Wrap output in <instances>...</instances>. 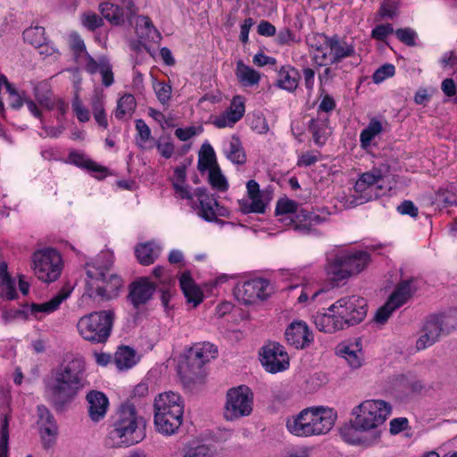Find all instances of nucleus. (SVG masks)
<instances>
[{
  "label": "nucleus",
  "instance_id": "nucleus-55",
  "mask_svg": "<svg viewBox=\"0 0 457 457\" xmlns=\"http://www.w3.org/2000/svg\"><path fill=\"white\" fill-rule=\"evenodd\" d=\"M397 5L393 0H385L378 10L381 18L393 19L396 14Z\"/></svg>",
  "mask_w": 457,
  "mask_h": 457
},
{
  "label": "nucleus",
  "instance_id": "nucleus-18",
  "mask_svg": "<svg viewBox=\"0 0 457 457\" xmlns=\"http://www.w3.org/2000/svg\"><path fill=\"white\" fill-rule=\"evenodd\" d=\"M289 224L294 227L295 231L303 235L311 234L314 231V227L328 220L326 216H321L315 212L300 209L294 215L289 217Z\"/></svg>",
  "mask_w": 457,
  "mask_h": 457
},
{
  "label": "nucleus",
  "instance_id": "nucleus-19",
  "mask_svg": "<svg viewBox=\"0 0 457 457\" xmlns=\"http://www.w3.org/2000/svg\"><path fill=\"white\" fill-rule=\"evenodd\" d=\"M155 289L154 283L151 282L147 277H142L130 284L129 298L133 306L137 308L151 299Z\"/></svg>",
  "mask_w": 457,
  "mask_h": 457
},
{
  "label": "nucleus",
  "instance_id": "nucleus-48",
  "mask_svg": "<svg viewBox=\"0 0 457 457\" xmlns=\"http://www.w3.org/2000/svg\"><path fill=\"white\" fill-rule=\"evenodd\" d=\"M395 72V68L393 64L385 63L375 71L372 75V80L376 84L381 83L385 79L393 77Z\"/></svg>",
  "mask_w": 457,
  "mask_h": 457
},
{
  "label": "nucleus",
  "instance_id": "nucleus-6",
  "mask_svg": "<svg viewBox=\"0 0 457 457\" xmlns=\"http://www.w3.org/2000/svg\"><path fill=\"white\" fill-rule=\"evenodd\" d=\"M369 262L370 254L365 251H342L328 262L327 271L332 281L340 283L360 273Z\"/></svg>",
  "mask_w": 457,
  "mask_h": 457
},
{
  "label": "nucleus",
  "instance_id": "nucleus-30",
  "mask_svg": "<svg viewBox=\"0 0 457 457\" xmlns=\"http://www.w3.org/2000/svg\"><path fill=\"white\" fill-rule=\"evenodd\" d=\"M278 80L276 85L288 92H294L299 83L300 73L299 71L291 65L282 66L278 74Z\"/></svg>",
  "mask_w": 457,
  "mask_h": 457
},
{
  "label": "nucleus",
  "instance_id": "nucleus-26",
  "mask_svg": "<svg viewBox=\"0 0 457 457\" xmlns=\"http://www.w3.org/2000/svg\"><path fill=\"white\" fill-rule=\"evenodd\" d=\"M179 286L187 303H193L194 307L197 306L203 302V292L195 283L191 274L188 271L182 273L179 278Z\"/></svg>",
  "mask_w": 457,
  "mask_h": 457
},
{
  "label": "nucleus",
  "instance_id": "nucleus-15",
  "mask_svg": "<svg viewBox=\"0 0 457 457\" xmlns=\"http://www.w3.org/2000/svg\"><path fill=\"white\" fill-rule=\"evenodd\" d=\"M384 171L378 168L361 173L354 184V190L360 195L354 198L352 203L357 205L367 203L373 198H378V194H372V187L377 186V189H381L382 185L379 183L384 179Z\"/></svg>",
  "mask_w": 457,
  "mask_h": 457
},
{
  "label": "nucleus",
  "instance_id": "nucleus-3",
  "mask_svg": "<svg viewBox=\"0 0 457 457\" xmlns=\"http://www.w3.org/2000/svg\"><path fill=\"white\" fill-rule=\"evenodd\" d=\"M156 430L164 435L175 434L182 424L184 404L181 396L172 391L159 394L154 403Z\"/></svg>",
  "mask_w": 457,
  "mask_h": 457
},
{
  "label": "nucleus",
  "instance_id": "nucleus-41",
  "mask_svg": "<svg viewBox=\"0 0 457 457\" xmlns=\"http://www.w3.org/2000/svg\"><path fill=\"white\" fill-rule=\"evenodd\" d=\"M136 100L132 95H124L118 101V104L116 106V118L126 119L131 117L136 109Z\"/></svg>",
  "mask_w": 457,
  "mask_h": 457
},
{
  "label": "nucleus",
  "instance_id": "nucleus-33",
  "mask_svg": "<svg viewBox=\"0 0 457 457\" xmlns=\"http://www.w3.org/2000/svg\"><path fill=\"white\" fill-rule=\"evenodd\" d=\"M339 354L348 362L351 368L358 369L361 366L363 353L361 352V342L356 341L353 344L342 345L338 349Z\"/></svg>",
  "mask_w": 457,
  "mask_h": 457
},
{
  "label": "nucleus",
  "instance_id": "nucleus-57",
  "mask_svg": "<svg viewBox=\"0 0 457 457\" xmlns=\"http://www.w3.org/2000/svg\"><path fill=\"white\" fill-rule=\"evenodd\" d=\"M396 309L397 307H395L393 303H389L388 300L384 306L380 307L377 311L375 315V320L380 324L385 323L388 320L392 312Z\"/></svg>",
  "mask_w": 457,
  "mask_h": 457
},
{
  "label": "nucleus",
  "instance_id": "nucleus-7",
  "mask_svg": "<svg viewBox=\"0 0 457 457\" xmlns=\"http://www.w3.org/2000/svg\"><path fill=\"white\" fill-rule=\"evenodd\" d=\"M391 412V405L382 400H367L355 407L352 426L354 429L367 431L382 425Z\"/></svg>",
  "mask_w": 457,
  "mask_h": 457
},
{
  "label": "nucleus",
  "instance_id": "nucleus-8",
  "mask_svg": "<svg viewBox=\"0 0 457 457\" xmlns=\"http://www.w3.org/2000/svg\"><path fill=\"white\" fill-rule=\"evenodd\" d=\"M86 274L87 278L101 281L104 284L103 286H96V295L99 296L102 301L110 300L112 298L111 294L114 291V286L112 283L114 278L112 256L104 253L98 257L96 263L87 264Z\"/></svg>",
  "mask_w": 457,
  "mask_h": 457
},
{
  "label": "nucleus",
  "instance_id": "nucleus-28",
  "mask_svg": "<svg viewBox=\"0 0 457 457\" xmlns=\"http://www.w3.org/2000/svg\"><path fill=\"white\" fill-rule=\"evenodd\" d=\"M71 159L75 165L87 170L97 179H103L111 175L104 166L96 163L82 154H71Z\"/></svg>",
  "mask_w": 457,
  "mask_h": 457
},
{
  "label": "nucleus",
  "instance_id": "nucleus-14",
  "mask_svg": "<svg viewBox=\"0 0 457 457\" xmlns=\"http://www.w3.org/2000/svg\"><path fill=\"white\" fill-rule=\"evenodd\" d=\"M218 353L217 347L209 343L202 342L194 345L188 351L185 363L180 369L188 373V378L193 379L194 376L201 373L203 366L214 359Z\"/></svg>",
  "mask_w": 457,
  "mask_h": 457
},
{
  "label": "nucleus",
  "instance_id": "nucleus-34",
  "mask_svg": "<svg viewBox=\"0 0 457 457\" xmlns=\"http://www.w3.org/2000/svg\"><path fill=\"white\" fill-rule=\"evenodd\" d=\"M38 425L42 436H54L57 434V425L53 414L45 405L37 406Z\"/></svg>",
  "mask_w": 457,
  "mask_h": 457
},
{
  "label": "nucleus",
  "instance_id": "nucleus-17",
  "mask_svg": "<svg viewBox=\"0 0 457 457\" xmlns=\"http://www.w3.org/2000/svg\"><path fill=\"white\" fill-rule=\"evenodd\" d=\"M269 281L255 278L244 282L237 288V297L245 304L254 303L257 300H265L269 295Z\"/></svg>",
  "mask_w": 457,
  "mask_h": 457
},
{
  "label": "nucleus",
  "instance_id": "nucleus-44",
  "mask_svg": "<svg viewBox=\"0 0 457 457\" xmlns=\"http://www.w3.org/2000/svg\"><path fill=\"white\" fill-rule=\"evenodd\" d=\"M121 3L125 9L116 5V25L122 24L125 21L131 22V18L137 13L132 0H121Z\"/></svg>",
  "mask_w": 457,
  "mask_h": 457
},
{
  "label": "nucleus",
  "instance_id": "nucleus-46",
  "mask_svg": "<svg viewBox=\"0 0 457 457\" xmlns=\"http://www.w3.org/2000/svg\"><path fill=\"white\" fill-rule=\"evenodd\" d=\"M209 182L213 188L220 192H225L228 188V181L218 165L209 169Z\"/></svg>",
  "mask_w": 457,
  "mask_h": 457
},
{
  "label": "nucleus",
  "instance_id": "nucleus-58",
  "mask_svg": "<svg viewBox=\"0 0 457 457\" xmlns=\"http://www.w3.org/2000/svg\"><path fill=\"white\" fill-rule=\"evenodd\" d=\"M392 33H394V29L391 24H381L372 29L371 37L377 40L384 41Z\"/></svg>",
  "mask_w": 457,
  "mask_h": 457
},
{
  "label": "nucleus",
  "instance_id": "nucleus-50",
  "mask_svg": "<svg viewBox=\"0 0 457 457\" xmlns=\"http://www.w3.org/2000/svg\"><path fill=\"white\" fill-rule=\"evenodd\" d=\"M8 418L6 415L3 417L2 429L0 431V457H7L8 452Z\"/></svg>",
  "mask_w": 457,
  "mask_h": 457
},
{
  "label": "nucleus",
  "instance_id": "nucleus-62",
  "mask_svg": "<svg viewBox=\"0 0 457 457\" xmlns=\"http://www.w3.org/2000/svg\"><path fill=\"white\" fill-rule=\"evenodd\" d=\"M436 200L445 207L457 204V195L450 191H439Z\"/></svg>",
  "mask_w": 457,
  "mask_h": 457
},
{
  "label": "nucleus",
  "instance_id": "nucleus-11",
  "mask_svg": "<svg viewBox=\"0 0 457 457\" xmlns=\"http://www.w3.org/2000/svg\"><path fill=\"white\" fill-rule=\"evenodd\" d=\"M452 320V317L445 314L428 317L422 327L421 335L416 342L417 349H426L437 342L440 337L449 334L454 328Z\"/></svg>",
  "mask_w": 457,
  "mask_h": 457
},
{
  "label": "nucleus",
  "instance_id": "nucleus-29",
  "mask_svg": "<svg viewBox=\"0 0 457 457\" xmlns=\"http://www.w3.org/2000/svg\"><path fill=\"white\" fill-rule=\"evenodd\" d=\"M71 293V288H62L52 299L42 303H32L30 312L37 316L38 312L52 313L56 311L61 303L65 301Z\"/></svg>",
  "mask_w": 457,
  "mask_h": 457
},
{
  "label": "nucleus",
  "instance_id": "nucleus-13",
  "mask_svg": "<svg viewBox=\"0 0 457 457\" xmlns=\"http://www.w3.org/2000/svg\"><path fill=\"white\" fill-rule=\"evenodd\" d=\"M320 38L325 42L326 48L329 50L328 53L314 54V60L320 66L337 64L345 58L355 55V46L337 35L332 37L320 36Z\"/></svg>",
  "mask_w": 457,
  "mask_h": 457
},
{
  "label": "nucleus",
  "instance_id": "nucleus-61",
  "mask_svg": "<svg viewBox=\"0 0 457 457\" xmlns=\"http://www.w3.org/2000/svg\"><path fill=\"white\" fill-rule=\"evenodd\" d=\"M397 211L403 215H409L415 218L419 214L418 207L411 200H404L397 206Z\"/></svg>",
  "mask_w": 457,
  "mask_h": 457
},
{
  "label": "nucleus",
  "instance_id": "nucleus-16",
  "mask_svg": "<svg viewBox=\"0 0 457 457\" xmlns=\"http://www.w3.org/2000/svg\"><path fill=\"white\" fill-rule=\"evenodd\" d=\"M261 353V362L270 373L286 370L289 367V357L283 345L278 343H269Z\"/></svg>",
  "mask_w": 457,
  "mask_h": 457
},
{
  "label": "nucleus",
  "instance_id": "nucleus-22",
  "mask_svg": "<svg viewBox=\"0 0 457 457\" xmlns=\"http://www.w3.org/2000/svg\"><path fill=\"white\" fill-rule=\"evenodd\" d=\"M86 400L88 403V416L94 422L102 420L107 412L109 400L100 391L92 390L87 394Z\"/></svg>",
  "mask_w": 457,
  "mask_h": 457
},
{
  "label": "nucleus",
  "instance_id": "nucleus-5",
  "mask_svg": "<svg viewBox=\"0 0 457 457\" xmlns=\"http://www.w3.org/2000/svg\"><path fill=\"white\" fill-rule=\"evenodd\" d=\"M112 311L93 312L79 318L77 330L85 341L104 344L112 334Z\"/></svg>",
  "mask_w": 457,
  "mask_h": 457
},
{
  "label": "nucleus",
  "instance_id": "nucleus-39",
  "mask_svg": "<svg viewBox=\"0 0 457 457\" xmlns=\"http://www.w3.org/2000/svg\"><path fill=\"white\" fill-rule=\"evenodd\" d=\"M23 39L26 43L36 48L46 45L47 38L46 37L45 28L41 26H34L26 29L23 31Z\"/></svg>",
  "mask_w": 457,
  "mask_h": 457
},
{
  "label": "nucleus",
  "instance_id": "nucleus-10",
  "mask_svg": "<svg viewBox=\"0 0 457 457\" xmlns=\"http://www.w3.org/2000/svg\"><path fill=\"white\" fill-rule=\"evenodd\" d=\"M328 312L338 313L345 328L354 326L367 315V300L359 295L342 297L328 308Z\"/></svg>",
  "mask_w": 457,
  "mask_h": 457
},
{
  "label": "nucleus",
  "instance_id": "nucleus-59",
  "mask_svg": "<svg viewBox=\"0 0 457 457\" xmlns=\"http://www.w3.org/2000/svg\"><path fill=\"white\" fill-rule=\"evenodd\" d=\"M0 296L12 300L17 296L14 283L12 279L0 281Z\"/></svg>",
  "mask_w": 457,
  "mask_h": 457
},
{
  "label": "nucleus",
  "instance_id": "nucleus-32",
  "mask_svg": "<svg viewBox=\"0 0 457 457\" xmlns=\"http://www.w3.org/2000/svg\"><path fill=\"white\" fill-rule=\"evenodd\" d=\"M413 281L411 278L399 282L389 297V303H393L397 308L404 304L416 290Z\"/></svg>",
  "mask_w": 457,
  "mask_h": 457
},
{
  "label": "nucleus",
  "instance_id": "nucleus-24",
  "mask_svg": "<svg viewBox=\"0 0 457 457\" xmlns=\"http://www.w3.org/2000/svg\"><path fill=\"white\" fill-rule=\"evenodd\" d=\"M142 355L129 345H120L116 349V369L120 372L133 369L141 361Z\"/></svg>",
  "mask_w": 457,
  "mask_h": 457
},
{
  "label": "nucleus",
  "instance_id": "nucleus-52",
  "mask_svg": "<svg viewBox=\"0 0 457 457\" xmlns=\"http://www.w3.org/2000/svg\"><path fill=\"white\" fill-rule=\"evenodd\" d=\"M395 34L402 43L409 46L416 45L415 38L417 34L413 29L410 28L398 29L395 31Z\"/></svg>",
  "mask_w": 457,
  "mask_h": 457
},
{
  "label": "nucleus",
  "instance_id": "nucleus-4",
  "mask_svg": "<svg viewBox=\"0 0 457 457\" xmlns=\"http://www.w3.org/2000/svg\"><path fill=\"white\" fill-rule=\"evenodd\" d=\"M116 419V445L129 447L142 442L145 436V423L142 417L137 415L135 405L127 401L121 404Z\"/></svg>",
  "mask_w": 457,
  "mask_h": 457
},
{
  "label": "nucleus",
  "instance_id": "nucleus-31",
  "mask_svg": "<svg viewBox=\"0 0 457 457\" xmlns=\"http://www.w3.org/2000/svg\"><path fill=\"white\" fill-rule=\"evenodd\" d=\"M309 130L312 135L314 143L319 146L324 145L330 134L328 119L327 117L312 119L309 122Z\"/></svg>",
  "mask_w": 457,
  "mask_h": 457
},
{
  "label": "nucleus",
  "instance_id": "nucleus-1",
  "mask_svg": "<svg viewBox=\"0 0 457 457\" xmlns=\"http://www.w3.org/2000/svg\"><path fill=\"white\" fill-rule=\"evenodd\" d=\"M86 361L83 356L67 353L45 380L46 394L52 405L61 411L71 403L84 387Z\"/></svg>",
  "mask_w": 457,
  "mask_h": 457
},
{
  "label": "nucleus",
  "instance_id": "nucleus-42",
  "mask_svg": "<svg viewBox=\"0 0 457 457\" xmlns=\"http://www.w3.org/2000/svg\"><path fill=\"white\" fill-rule=\"evenodd\" d=\"M382 131V124L379 120L373 119L369 125L361 132L360 141L363 148L370 145L371 141Z\"/></svg>",
  "mask_w": 457,
  "mask_h": 457
},
{
  "label": "nucleus",
  "instance_id": "nucleus-20",
  "mask_svg": "<svg viewBox=\"0 0 457 457\" xmlns=\"http://www.w3.org/2000/svg\"><path fill=\"white\" fill-rule=\"evenodd\" d=\"M197 198L198 205L196 206L198 215L206 221L223 223L220 219H216L214 207L218 206L217 199L209 195L206 188L198 187L194 192Z\"/></svg>",
  "mask_w": 457,
  "mask_h": 457
},
{
  "label": "nucleus",
  "instance_id": "nucleus-27",
  "mask_svg": "<svg viewBox=\"0 0 457 457\" xmlns=\"http://www.w3.org/2000/svg\"><path fill=\"white\" fill-rule=\"evenodd\" d=\"M313 319L316 328L325 333H334L337 330L345 328L338 313L335 312L317 313Z\"/></svg>",
  "mask_w": 457,
  "mask_h": 457
},
{
  "label": "nucleus",
  "instance_id": "nucleus-51",
  "mask_svg": "<svg viewBox=\"0 0 457 457\" xmlns=\"http://www.w3.org/2000/svg\"><path fill=\"white\" fill-rule=\"evenodd\" d=\"M155 94L158 100L162 104H166L171 96V87L170 85L164 82H157L154 85Z\"/></svg>",
  "mask_w": 457,
  "mask_h": 457
},
{
  "label": "nucleus",
  "instance_id": "nucleus-64",
  "mask_svg": "<svg viewBox=\"0 0 457 457\" xmlns=\"http://www.w3.org/2000/svg\"><path fill=\"white\" fill-rule=\"evenodd\" d=\"M442 457H457V442L448 441L441 445Z\"/></svg>",
  "mask_w": 457,
  "mask_h": 457
},
{
  "label": "nucleus",
  "instance_id": "nucleus-36",
  "mask_svg": "<svg viewBox=\"0 0 457 457\" xmlns=\"http://www.w3.org/2000/svg\"><path fill=\"white\" fill-rule=\"evenodd\" d=\"M226 157L235 164L243 165L246 162V154L239 137L236 135L231 137L228 147L225 151Z\"/></svg>",
  "mask_w": 457,
  "mask_h": 457
},
{
  "label": "nucleus",
  "instance_id": "nucleus-45",
  "mask_svg": "<svg viewBox=\"0 0 457 457\" xmlns=\"http://www.w3.org/2000/svg\"><path fill=\"white\" fill-rule=\"evenodd\" d=\"M68 41L76 61L79 62L87 54L83 39L78 33H71L69 36Z\"/></svg>",
  "mask_w": 457,
  "mask_h": 457
},
{
  "label": "nucleus",
  "instance_id": "nucleus-40",
  "mask_svg": "<svg viewBox=\"0 0 457 457\" xmlns=\"http://www.w3.org/2000/svg\"><path fill=\"white\" fill-rule=\"evenodd\" d=\"M217 164L216 155L212 146L210 144H204L199 153V159L197 169L199 171L204 172L206 170L212 169Z\"/></svg>",
  "mask_w": 457,
  "mask_h": 457
},
{
  "label": "nucleus",
  "instance_id": "nucleus-43",
  "mask_svg": "<svg viewBox=\"0 0 457 457\" xmlns=\"http://www.w3.org/2000/svg\"><path fill=\"white\" fill-rule=\"evenodd\" d=\"M240 211L245 213H264L266 204L262 201V196L249 197V200L239 201Z\"/></svg>",
  "mask_w": 457,
  "mask_h": 457
},
{
  "label": "nucleus",
  "instance_id": "nucleus-47",
  "mask_svg": "<svg viewBox=\"0 0 457 457\" xmlns=\"http://www.w3.org/2000/svg\"><path fill=\"white\" fill-rule=\"evenodd\" d=\"M298 212V204L289 199H280L277 203L276 206V215H288L283 220H289V217H294V215Z\"/></svg>",
  "mask_w": 457,
  "mask_h": 457
},
{
  "label": "nucleus",
  "instance_id": "nucleus-21",
  "mask_svg": "<svg viewBox=\"0 0 457 457\" xmlns=\"http://www.w3.org/2000/svg\"><path fill=\"white\" fill-rule=\"evenodd\" d=\"M285 337L287 343L296 349L308 346L313 340L308 326L303 321H294L286 329Z\"/></svg>",
  "mask_w": 457,
  "mask_h": 457
},
{
  "label": "nucleus",
  "instance_id": "nucleus-9",
  "mask_svg": "<svg viewBox=\"0 0 457 457\" xmlns=\"http://www.w3.org/2000/svg\"><path fill=\"white\" fill-rule=\"evenodd\" d=\"M32 262L35 275L43 282H54L61 275L62 257L54 248H45L35 252Z\"/></svg>",
  "mask_w": 457,
  "mask_h": 457
},
{
  "label": "nucleus",
  "instance_id": "nucleus-54",
  "mask_svg": "<svg viewBox=\"0 0 457 457\" xmlns=\"http://www.w3.org/2000/svg\"><path fill=\"white\" fill-rule=\"evenodd\" d=\"M136 129L138 135V140L141 147L151 139V129L149 126L141 119L136 120Z\"/></svg>",
  "mask_w": 457,
  "mask_h": 457
},
{
  "label": "nucleus",
  "instance_id": "nucleus-49",
  "mask_svg": "<svg viewBox=\"0 0 457 457\" xmlns=\"http://www.w3.org/2000/svg\"><path fill=\"white\" fill-rule=\"evenodd\" d=\"M71 106L79 121L86 122L89 120V112L83 106L82 101L80 100L78 92L75 93Z\"/></svg>",
  "mask_w": 457,
  "mask_h": 457
},
{
  "label": "nucleus",
  "instance_id": "nucleus-12",
  "mask_svg": "<svg viewBox=\"0 0 457 457\" xmlns=\"http://www.w3.org/2000/svg\"><path fill=\"white\" fill-rule=\"evenodd\" d=\"M253 411V394L245 386L231 388L227 393L224 417L235 420L248 416Z\"/></svg>",
  "mask_w": 457,
  "mask_h": 457
},
{
  "label": "nucleus",
  "instance_id": "nucleus-23",
  "mask_svg": "<svg viewBox=\"0 0 457 457\" xmlns=\"http://www.w3.org/2000/svg\"><path fill=\"white\" fill-rule=\"evenodd\" d=\"M83 59L85 60V70L90 74L99 72L102 75V83L109 87L112 84L113 77L112 71V65L105 58H100L99 61H96L88 54H86Z\"/></svg>",
  "mask_w": 457,
  "mask_h": 457
},
{
  "label": "nucleus",
  "instance_id": "nucleus-38",
  "mask_svg": "<svg viewBox=\"0 0 457 457\" xmlns=\"http://www.w3.org/2000/svg\"><path fill=\"white\" fill-rule=\"evenodd\" d=\"M180 453L181 457H212L209 445L196 440L187 443Z\"/></svg>",
  "mask_w": 457,
  "mask_h": 457
},
{
  "label": "nucleus",
  "instance_id": "nucleus-2",
  "mask_svg": "<svg viewBox=\"0 0 457 457\" xmlns=\"http://www.w3.org/2000/svg\"><path fill=\"white\" fill-rule=\"evenodd\" d=\"M337 413L323 406L308 407L287 419V430L294 436L308 437L328 433L336 421Z\"/></svg>",
  "mask_w": 457,
  "mask_h": 457
},
{
  "label": "nucleus",
  "instance_id": "nucleus-56",
  "mask_svg": "<svg viewBox=\"0 0 457 457\" xmlns=\"http://www.w3.org/2000/svg\"><path fill=\"white\" fill-rule=\"evenodd\" d=\"M319 152L316 151H307L305 153L301 154L298 156L297 166L298 167H308L312 166L319 161L318 157Z\"/></svg>",
  "mask_w": 457,
  "mask_h": 457
},
{
  "label": "nucleus",
  "instance_id": "nucleus-63",
  "mask_svg": "<svg viewBox=\"0 0 457 457\" xmlns=\"http://www.w3.org/2000/svg\"><path fill=\"white\" fill-rule=\"evenodd\" d=\"M228 108L242 119L245 112L244 98L240 96H234Z\"/></svg>",
  "mask_w": 457,
  "mask_h": 457
},
{
  "label": "nucleus",
  "instance_id": "nucleus-25",
  "mask_svg": "<svg viewBox=\"0 0 457 457\" xmlns=\"http://www.w3.org/2000/svg\"><path fill=\"white\" fill-rule=\"evenodd\" d=\"M162 247L155 241L139 243L135 246V255L137 262L144 266H149L159 258Z\"/></svg>",
  "mask_w": 457,
  "mask_h": 457
},
{
  "label": "nucleus",
  "instance_id": "nucleus-37",
  "mask_svg": "<svg viewBox=\"0 0 457 457\" xmlns=\"http://www.w3.org/2000/svg\"><path fill=\"white\" fill-rule=\"evenodd\" d=\"M34 96L38 104L48 110H52L55 106V98L49 87L45 82L37 83L33 88Z\"/></svg>",
  "mask_w": 457,
  "mask_h": 457
},
{
  "label": "nucleus",
  "instance_id": "nucleus-53",
  "mask_svg": "<svg viewBox=\"0 0 457 457\" xmlns=\"http://www.w3.org/2000/svg\"><path fill=\"white\" fill-rule=\"evenodd\" d=\"M92 106L94 110V116L96 122L103 126L104 128L107 127V119L104 112V108L102 103L97 96H95L92 100Z\"/></svg>",
  "mask_w": 457,
  "mask_h": 457
},
{
  "label": "nucleus",
  "instance_id": "nucleus-35",
  "mask_svg": "<svg viewBox=\"0 0 457 457\" xmlns=\"http://www.w3.org/2000/svg\"><path fill=\"white\" fill-rule=\"evenodd\" d=\"M236 76L244 86L257 85L260 81V73L245 65L242 60L237 62Z\"/></svg>",
  "mask_w": 457,
  "mask_h": 457
},
{
  "label": "nucleus",
  "instance_id": "nucleus-60",
  "mask_svg": "<svg viewBox=\"0 0 457 457\" xmlns=\"http://www.w3.org/2000/svg\"><path fill=\"white\" fill-rule=\"evenodd\" d=\"M82 23L88 29L95 30L102 25V18L94 12L84 13Z\"/></svg>",
  "mask_w": 457,
  "mask_h": 457
}]
</instances>
